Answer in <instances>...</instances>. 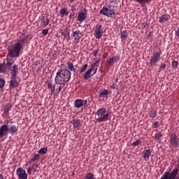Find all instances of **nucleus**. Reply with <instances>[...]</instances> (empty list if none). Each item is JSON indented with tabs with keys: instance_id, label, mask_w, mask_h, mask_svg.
Here are the masks:
<instances>
[{
	"instance_id": "1",
	"label": "nucleus",
	"mask_w": 179,
	"mask_h": 179,
	"mask_svg": "<svg viewBox=\"0 0 179 179\" xmlns=\"http://www.w3.org/2000/svg\"><path fill=\"white\" fill-rule=\"evenodd\" d=\"M27 38H29V36L24 34H22L17 42L13 44L8 48L6 61H9V62L11 63L8 62V66H10L11 65H13V64H15V60H13V58H17V57L20 55V51L22 50L23 47H24L26 44V40H27Z\"/></svg>"
},
{
	"instance_id": "2",
	"label": "nucleus",
	"mask_w": 179,
	"mask_h": 179,
	"mask_svg": "<svg viewBox=\"0 0 179 179\" xmlns=\"http://www.w3.org/2000/svg\"><path fill=\"white\" fill-rule=\"evenodd\" d=\"M71 71L68 69H59L55 78V83L50 81L48 83V89L50 90L52 94H55V86L59 85L61 86H65V84L68 83L71 80Z\"/></svg>"
},
{
	"instance_id": "3",
	"label": "nucleus",
	"mask_w": 179,
	"mask_h": 179,
	"mask_svg": "<svg viewBox=\"0 0 179 179\" xmlns=\"http://www.w3.org/2000/svg\"><path fill=\"white\" fill-rule=\"evenodd\" d=\"M110 112H107L106 108H101L99 109L95 115L98 116L96 118V122H106V121H108L110 118Z\"/></svg>"
},
{
	"instance_id": "4",
	"label": "nucleus",
	"mask_w": 179,
	"mask_h": 179,
	"mask_svg": "<svg viewBox=\"0 0 179 179\" xmlns=\"http://www.w3.org/2000/svg\"><path fill=\"white\" fill-rule=\"evenodd\" d=\"M99 65H100V59L96 62H94L92 64L90 69L85 72L84 75L85 80H87V79H90V78H92V76H93V75H94L97 72V69Z\"/></svg>"
},
{
	"instance_id": "5",
	"label": "nucleus",
	"mask_w": 179,
	"mask_h": 179,
	"mask_svg": "<svg viewBox=\"0 0 179 179\" xmlns=\"http://www.w3.org/2000/svg\"><path fill=\"white\" fill-rule=\"evenodd\" d=\"M99 13H101V15H104V16H107V17H113V15H115V10H114V6H103L99 11Z\"/></svg>"
},
{
	"instance_id": "6",
	"label": "nucleus",
	"mask_w": 179,
	"mask_h": 179,
	"mask_svg": "<svg viewBox=\"0 0 179 179\" xmlns=\"http://www.w3.org/2000/svg\"><path fill=\"white\" fill-rule=\"evenodd\" d=\"M171 169L169 171H165L162 176L164 179H176L177 175L178 174L179 169L178 168L174 169L171 173Z\"/></svg>"
},
{
	"instance_id": "7",
	"label": "nucleus",
	"mask_w": 179,
	"mask_h": 179,
	"mask_svg": "<svg viewBox=\"0 0 179 179\" xmlns=\"http://www.w3.org/2000/svg\"><path fill=\"white\" fill-rule=\"evenodd\" d=\"M103 33L104 32L103 31V25H101V24H97L94 29V36L96 38H101V37H103Z\"/></svg>"
},
{
	"instance_id": "8",
	"label": "nucleus",
	"mask_w": 179,
	"mask_h": 179,
	"mask_svg": "<svg viewBox=\"0 0 179 179\" xmlns=\"http://www.w3.org/2000/svg\"><path fill=\"white\" fill-rule=\"evenodd\" d=\"M170 143L173 148H179V138L174 133L170 136Z\"/></svg>"
},
{
	"instance_id": "9",
	"label": "nucleus",
	"mask_w": 179,
	"mask_h": 179,
	"mask_svg": "<svg viewBox=\"0 0 179 179\" xmlns=\"http://www.w3.org/2000/svg\"><path fill=\"white\" fill-rule=\"evenodd\" d=\"M160 60V52H156L151 57L150 61V66H155Z\"/></svg>"
},
{
	"instance_id": "10",
	"label": "nucleus",
	"mask_w": 179,
	"mask_h": 179,
	"mask_svg": "<svg viewBox=\"0 0 179 179\" xmlns=\"http://www.w3.org/2000/svg\"><path fill=\"white\" fill-rule=\"evenodd\" d=\"M77 19L80 23L85 22V20L87 19V9H86V8L83 9V11L78 13Z\"/></svg>"
},
{
	"instance_id": "11",
	"label": "nucleus",
	"mask_w": 179,
	"mask_h": 179,
	"mask_svg": "<svg viewBox=\"0 0 179 179\" xmlns=\"http://www.w3.org/2000/svg\"><path fill=\"white\" fill-rule=\"evenodd\" d=\"M9 134V127L8 124H3L0 127V138H2L3 136H8Z\"/></svg>"
},
{
	"instance_id": "12",
	"label": "nucleus",
	"mask_w": 179,
	"mask_h": 179,
	"mask_svg": "<svg viewBox=\"0 0 179 179\" xmlns=\"http://www.w3.org/2000/svg\"><path fill=\"white\" fill-rule=\"evenodd\" d=\"M17 176L19 179H27L28 177L26 171L23 168H18L17 169Z\"/></svg>"
},
{
	"instance_id": "13",
	"label": "nucleus",
	"mask_w": 179,
	"mask_h": 179,
	"mask_svg": "<svg viewBox=\"0 0 179 179\" xmlns=\"http://www.w3.org/2000/svg\"><path fill=\"white\" fill-rule=\"evenodd\" d=\"M11 64L10 62L7 61L6 64H0V73H5V72H6V71H8V69H10V68H12V64L9 66H8V64Z\"/></svg>"
},
{
	"instance_id": "14",
	"label": "nucleus",
	"mask_w": 179,
	"mask_h": 179,
	"mask_svg": "<svg viewBox=\"0 0 179 179\" xmlns=\"http://www.w3.org/2000/svg\"><path fill=\"white\" fill-rule=\"evenodd\" d=\"M18 73H19V67L16 64L13 65V66L10 69L11 78H16Z\"/></svg>"
},
{
	"instance_id": "15",
	"label": "nucleus",
	"mask_w": 179,
	"mask_h": 179,
	"mask_svg": "<svg viewBox=\"0 0 179 179\" xmlns=\"http://www.w3.org/2000/svg\"><path fill=\"white\" fill-rule=\"evenodd\" d=\"M18 86L19 82L16 80V77H11L9 85L10 89H15V87H17Z\"/></svg>"
},
{
	"instance_id": "16",
	"label": "nucleus",
	"mask_w": 179,
	"mask_h": 179,
	"mask_svg": "<svg viewBox=\"0 0 179 179\" xmlns=\"http://www.w3.org/2000/svg\"><path fill=\"white\" fill-rule=\"evenodd\" d=\"M17 132H19V126L13 124L10 127H8V134H10L11 135H15V134H17Z\"/></svg>"
},
{
	"instance_id": "17",
	"label": "nucleus",
	"mask_w": 179,
	"mask_h": 179,
	"mask_svg": "<svg viewBox=\"0 0 179 179\" xmlns=\"http://www.w3.org/2000/svg\"><path fill=\"white\" fill-rule=\"evenodd\" d=\"M73 128H76V129H80V127H82V122L80 121V119L79 118L73 119Z\"/></svg>"
},
{
	"instance_id": "18",
	"label": "nucleus",
	"mask_w": 179,
	"mask_h": 179,
	"mask_svg": "<svg viewBox=\"0 0 179 179\" xmlns=\"http://www.w3.org/2000/svg\"><path fill=\"white\" fill-rule=\"evenodd\" d=\"M73 36L74 40L79 41V40H80L82 38V32H80L79 30L75 31L73 32Z\"/></svg>"
},
{
	"instance_id": "19",
	"label": "nucleus",
	"mask_w": 179,
	"mask_h": 179,
	"mask_svg": "<svg viewBox=\"0 0 179 179\" xmlns=\"http://www.w3.org/2000/svg\"><path fill=\"white\" fill-rule=\"evenodd\" d=\"M118 61H120V56H115L110 58L109 60H107L106 64H108V65H113L114 62H117Z\"/></svg>"
},
{
	"instance_id": "20",
	"label": "nucleus",
	"mask_w": 179,
	"mask_h": 179,
	"mask_svg": "<svg viewBox=\"0 0 179 179\" xmlns=\"http://www.w3.org/2000/svg\"><path fill=\"white\" fill-rule=\"evenodd\" d=\"M169 17L170 15H169V14H164L161 17H159V23H166V22L169 20Z\"/></svg>"
},
{
	"instance_id": "21",
	"label": "nucleus",
	"mask_w": 179,
	"mask_h": 179,
	"mask_svg": "<svg viewBox=\"0 0 179 179\" xmlns=\"http://www.w3.org/2000/svg\"><path fill=\"white\" fill-rule=\"evenodd\" d=\"M74 106L76 108H80V107H83V100L82 99H76L74 102Z\"/></svg>"
},
{
	"instance_id": "22",
	"label": "nucleus",
	"mask_w": 179,
	"mask_h": 179,
	"mask_svg": "<svg viewBox=\"0 0 179 179\" xmlns=\"http://www.w3.org/2000/svg\"><path fill=\"white\" fill-rule=\"evenodd\" d=\"M150 155H152V152L150 151V149L146 150L143 152V157L145 160H146V159H147V160H149V158L150 157Z\"/></svg>"
},
{
	"instance_id": "23",
	"label": "nucleus",
	"mask_w": 179,
	"mask_h": 179,
	"mask_svg": "<svg viewBox=\"0 0 179 179\" xmlns=\"http://www.w3.org/2000/svg\"><path fill=\"white\" fill-rule=\"evenodd\" d=\"M61 17H64V16H68V15H69V12H68V8H62L60 10V13H59Z\"/></svg>"
},
{
	"instance_id": "24",
	"label": "nucleus",
	"mask_w": 179,
	"mask_h": 179,
	"mask_svg": "<svg viewBox=\"0 0 179 179\" xmlns=\"http://www.w3.org/2000/svg\"><path fill=\"white\" fill-rule=\"evenodd\" d=\"M42 23L45 27L48 26V24H50V19H48V17L43 16L42 18Z\"/></svg>"
},
{
	"instance_id": "25",
	"label": "nucleus",
	"mask_w": 179,
	"mask_h": 179,
	"mask_svg": "<svg viewBox=\"0 0 179 179\" xmlns=\"http://www.w3.org/2000/svg\"><path fill=\"white\" fill-rule=\"evenodd\" d=\"M67 71H71V72H75V66H73V63L67 62Z\"/></svg>"
},
{
	"instance_id": "26",
	"label": "nucleus",
	"mask_w": 179,
	"mask_h": 179,
	"mask_svg": "<svg viewBox=\"0 0 179 179\" xmlns=\"http://www.w3.org/2000/svg\"><path fill=\"white\" fill-rule=\"evenodd\" d=\"M163 136V134L162 131H159L157 134H155V141H157L159 143H162V141L160 138Z\"/></svg>"
},
{
	"instance_id": "27",
	"label": "nucleus",
	"mask_w": 179,
	"mask_h": 179,
	"mask_svg": "<svg viewBox=\"0 0 179 179\" xmlns=\"http://www.w3.org/2000/svg\"><path fill=\"white\" fill-rule=\"evenodd\" d=\"M150 118H156L157 117V111L156 110H151L149 113Z\"/></svg>"
},
{
	"instance_id": "28",
	"label": "nucleus",
	"mask_w": 179,
	"mask_h": 179,
	"mask_svg": "<svg viewBox=\"0 0 179 179\" xmlns=\"http://www.w3.org/2000/svg\"><path fill=\"white\" fill-rule=\"evenodd\" d=\"M120 38H122V40H127V38H128V32L127 31H123L121 33Z\"/></svg>"
},
{
	"instance_id": "29",
	"label": "nucleus",
	"mask_w": 179,
	"mask_h": 179,
	"mask_svg": "<svg viewBox=\"0 0 179 179\" xmlns=\"http://www.w3.org/2000/svg\"><path fill=\"white\" fill-rule=\"evenodd\" d=\"M106 96H108V90H103V91L100 92L99 97H106Z\"/></svg>"
},
{
	"instance_id": "30",
	"label": "nucleus",
	"mask_w": 179,
	"mask_h": 179,
	"mask_svg": "<svg viewBox=\"0 0 179 179\" xmlns=\"http://www.w3.org/2000/svg\"><path fill=\"white\" fill-rule=\"evenodd\" d=\"M137 3H140V5H145V3H149L151 0H135Z\"/></svg>"
},
{
	"instance_id": "31",
	"label": "nucleus",
	"mask_w": 179,
	"mask_h": 179,
	"mask_svg": "<svg viewBox=\"0 0 179 179\" xmlns=\"http://www.w3.org/2000/svg\"><path fill=\"white\" fill-rule=\"evenodd\" d=\"M48 150V148H42L39 150V155H45L47 153V151Z\"/></svg>"
},
{
	"instance_id": "32",
	"label": "nucleus",
	"mask_w": 179,
	"mask_h": 179,
	"mask_svg": "<svg viewBox=\"0 0 179 179\" xmlns=\"http://www.w3.org/2000/svg\"><path fill=\"white\" fill-rule=\"evenodd\" d=\"M85 179H96V178H94V175H93V173H87V175L85 177Z\"/></svg>"
},
{
	"instance_id": "33",
	"label": "nucleus",
	"mask_w": 179,
	"mask_h": 179,
	"mask_svg": "<svg viewBox=\"0 0 179 179\" xmlns=\"http://www.w3.org/2000/svg\"><path fill=\"white\" fill-rule=\"evenodd\" d=\"M142 144V141L137 139L135 142L131 144V146H139Z\"/></svg>"
},
{
	"instance_id": "34",
	"label": "nucleus",
	"mask_w": 179,
	"mask_h": 179,
	"mask_svg": "<svg viewBox=\"0 0 179 179\" xmlns=\"http://www.w3.org/2000/svg\"><path fill=\"white\" fill-rule=\"evenodd\" d=\"M5 87V80L0 78V89H3Z\"/></svg>"
},
{
	"instance_id": "35",
	"label": "nucleus",
	"mask_w": 179,
	"mask_h": 179,
	"mask_svg": "<svg viewBox=\"0 0 179 179\" xmlns=\"http://www.w3.org/2000/svg\"><path fill=\"white\" fill-rule=\"evenodd\" d=\"M38 159H40V154H35L34 157L30 159V162H36Z\"/></svg>"
},
{
	"instance_id": "36",
	"label": "nucleus",
	"mask_w": 179,
	"mask_h": 179,
	"mask_svg": "<svg viewBox=\"0 0 179 179\" xmlns=\"http://www.w3.org/2000/svg\"><path fill=\"white\" fill-rule=\"evenodd\" d=\"M172 66L175 69H177V68H178V62L176 61V60H173V62H172Z\"/></svg>"
},
{
	"instance_id": "37",
	"label": "nucleus",
	"mask_w": 179,
	"mask_h": 179,
	"mask_svg": "<svg viewBox=\"0 0 179 179\" xmlns=\"http://www.w3.org/2000/svg\"><path fill=\"white\" fill-rule=\"evenodd\" d=\"M87 69V64H85L83 67H81V69L79 71V73H83Z\"/></svg>"
},
{
	"instance_id": "38",
	"label": "nucleus",
	"mask_w": 179,
	"mask_h": 179,
	"mask_svg": "<svg viewBox=\"0 0 179 179\" xmlns=\"http://www.w3.org/2000/svg\"><path fill=\"white\" fill-rule=\"evenodd\" d=\"M37 167H38V165H37V163L33 164L32 170H34V171H37Z\"/></svg>"
},
{
	"instance_id": "39",
	"label": "nucleus",
	"mask_w": 179,
	"mask_h": 179,
	"mask_svg": "<svg viewBox=\"0 0 179 179\" xmlns=\"http://www.w3.org/2000/svg\"><path fill=\"white\" fill-rule=\"evenodd\" d=\"M166 64H162L159 66L160 71H163V69H166Z\"/></svg>"
},
{
	"instance_id": "40",
	"label": "nucleus",
	"mask_w": 179,
	"mask_h": 179,
	"mask_svg": "<svg viewBox=\"0 0 179 179\" xmlns=\"http://www.w3.org/2000/svg\"><path fill=\"white\" fill-rule=\"evenodd\" d=\"M97 54H99V49L95 50L93 52H92V55L94 57H97Z\"/></svg>"
},
{
	"instance_id": "41",
	"label": "nucleus",
	"mask_w": 179,
	"mask_h": 179,
	"mask_svg": "<svg viewBox=\"0 0 179 179\" xmlns=\"http://www.w3.org/2000/svg\"><path fill=\"white\" fill-rule=\"evenodd\" d=\"M148 27V22H143L141 25V29H146Z\"/></svg>"
},
{
	"instance_id": "42",
	"label": "nucleus",
	"mask_w": 179,
	"mask_h": 179,
	"mask_svg": "<svg viewBox=\"0 0 179 179\" xmlns=\"http://www.w3.org/2000/svg\"><path fill=\"white\" fill-rule=\"evenodd\" d=\"M42 33H43V36H47V34H48V29H43Z\"/></svg>"
},
{
	"instance_id": "43",
	"label": "nucleus",
	"mask_w": 179,
	"mask_h": 179,
	"mask_svg": "<svg viewBox=\"0 0 179 179\" xmlns=\"http://www.w3.org/2000/svg\"><path fill=\"white\" fill-rule=\"evenodd\" d=\"M154 128H159V121L155 122L153 124Z\"/></svg>"
},
{
	"instance_id": "44",
	"label": "nucleus",
	"mask_w": 179,
	"mask_h": 179,
	"mask_svg": "<svg viewBox=\"0 0 179 179\" xmlns=\"http://www.w3.org/2000/svg\"><path fill=\"white\" fill-rule=\"evenodd\" d=\"M87 107V100H83V106Z\"/></svg>"
},
{
	"instance_id": "45",
	"label": "nucleus",
	"mask_w": 179,
	"mask_h": 179,
	"mask_svg": "<svg viewBox=\"0 0 179 179\" xmlns=\"http://www.w3.org/2000/svg\"><path fill=\"white\" fill-rule=\"evenodd\" d=\"M69 18L74 20L75 19V13L70 14Z\"/></svg>"
},
{
	"instance_id": "46",
	"label": "nucleus",
	"mask_w": 179,
	"mask_h": 179,
	"mask_svg": "<svg viewBox=\"0 0 179 179\" xmlns=\"http://www.w3.org/2000/svg\"><path fill=\"white\" fill-rule=\"evenodd\" d=\"M33 170V169L31 167H29L27 169V173L28 174H31V171Z\"/></svg>"
},
{
	"instance_id": "47",
	"label": "nucleus",
	"mask_w": 179,
	"mask_h": 179,
	"mask_svg": "<svg viewBox=\"0 0 179 179\" xmlns=\"http://www.w3.org/2000/svg\"><path fill=\"white\" fill-rule=\"evenodd\" d=\"M64 86H65V85L59 86V87H58V89H57L58 93H59V92H61V90H62V88L64 87Z\"/></svg>"
},
{
	"instance_id": "48",
	"label": "nucleus",
	"mask_w": 179,
	"mask_h": 179,
	"mask_svg": "<svg viewBox=\"0 0 179 179\" xmlns=\"http://www.w3.org/2000/svg\"><path fill=\"white\" fill-rule=\"evenodd\" d=\"M176 36H177V37H179V27H178L177 31H176Z\"/></svg>"
},
{
	"instance_id": "49",
	"label": "nucleus",
	"mask_w": 179,
	"mask_h": 179,
	"mask_svg": "<svg viewBox=\"0 0 179 179\" xmlns=\"http://www.w3.org/2000/svg\"><path fill=\"white\" fill-rule=\"evenodd\" d=\"M111 89H115V84L112 85Z\"/></svg>"
},
{
	"instance_id": "50",
	"label": "nucleus",
	"mask_w": 179,
	"mask_h": 179,
	"mask_svg": "<svg viewBox=\"0 0 179 179\" xmlns=\"http://www.w3.org/2000/svg\"><path fill=\"white\" fill-rule=\"evenodd\" d=\"M0 179H3V175L0 173Z\"/></svg>"
},
{
	"instance_id": "51",
	"label": "nucleus",
	"mask_w": 179,
	"mask_h": 179,
	"mask_svg": "<svg viewBox=\"0 0 179 179\" xmlns=\"http://www.w3.org/2000/svg\"><path fill=\"white\" fill-rule=\"evenodd\" d=\"M63 36H64V37H66V34L64 33V34H63Z\"/></svg>"
},
{
	"instance_id": "52",
	"label": "nucleus",
	"mask_w": 179,
	"mask_h": 179,
	"mask_svg": "<svg viewBox=\"0 0 179 179\" xmlns=\"http://www.w3.org/2000/svg\"><path fill=\"white\" fill-rule=\"evenodd\" d=\"M6 111H7V113H9V108L6 109Z\"/></svg>"
},
{
	"instance_id": "53",
	"label": "nucleus",
	"mask_w": 179,
	"mask_h": 179,
	"mask_svg": "<svg viewBox=\"0 0 179 179\" xmlns=\"http://www.w3.org/2000/svg\"><path fill=\"white\" fill-rule=\"evenodd\" d=\"M67 36L69 38V32H67Z\"/></svg>"
},
{
	"instance_id": "54",
	"label": "nucleus",
	"mask_w": 179,
	"mask_h": 179,
	"mask_svg": "<svg viewBox=\"0 0 179 179\" xmlns=\"http://www.w3.org/2000/svg\"><path fill=\"white\" fill-rule=\"evenodd\" d=\"M160 179H165L164 176H162Z\"/></svg>"
},
{
	"instance_id": "55",
	"label": "nucleus",
	"mask_w": 179,
	"mask_h": 179,
	"mask_svg": "<svg viewBox=\"0 0 179 179\" xmlns=\"http://www.w3.org/2000/svg\"><path fill=\"white\" fill-rule=\"evenodd\" d=\"M73 1H75V0H70V2H73Z\"/></svg>"
},
{
	"instance_id": "56",
	"label": "nucleus",
	"mask_w": 179,
	"mask_h": 179,
	"mask_svg": "<svg viewBox=\"0 0 179 179\" xmlns=\"http://www.w3.org/2000/svg\"><path fill=\"white\" fill-rule=\"evenodd\" d=\"M177 178H178V179L179 178V173H178V176H177Z\"/></svg>"
},
{
	"instance_id": "57",
	"label": "nucleus",
	"mask_w": 179,
	"mask_h": 179,
	"mask_svg": "<svg viewBox=\"0 0 179 179\" xmlns=\"http://www.w3.org/2000/svg\"><path fill=\"white\" fill-rule=\"evenodd\" d=\"M38 1H43V0H38Z\"/></svg>"
},
{
	"instance_id": "58",
	"label": "nucleus",
	"mask_w": 179,
	"mask_h": 179,
	"mask_svg": "<svg viewBox=\"0 0 179 179\" xmlns=\"http://www.w3.org/2000/svg\"><path fill=\"white\" fill-rule=\"evenodd\" d=\"M177 169H178V170H179V166H178V167H177Z\"/></svg>"
}]
</instances>
